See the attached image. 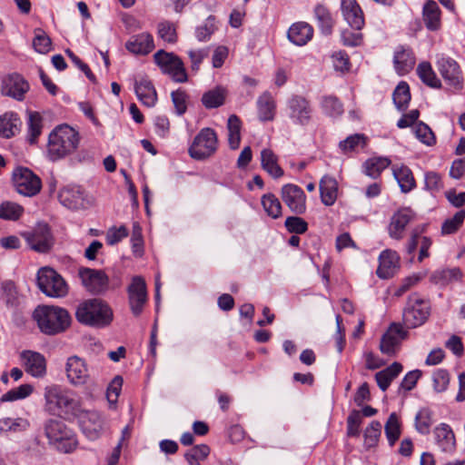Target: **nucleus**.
I'll return each mask as SVG.
<instances>
[{
	"instance_id": "nucleus-34",
	"label": "nucleus",
	"mask_w": 465,
	"mask_h": 465,
	"mask_svg": "<svg viewBox=\"0 0 465 465\" xmlns=\"http://www.w3.org/2000/svg\"><path fill=\"white\" fill-rule=\"evenodd\" d=\"M403 366L401 362L394 361L387 368L378 371L374 375V379L378 387L386 391L391 382L402 372Z\"/></svg>"
},
{
	"instance_id": "nucleus-4",
	"label": "nucleus",
	"mask_w": 465,
	"mask_h": 465,
	"mask_svg": "<svg viewBox=\"0 0 465 465\" xmlns=\"http://www.w3.org/2000/svg\"><path fill=\"white\" fill-rule=\"evenodd\" d=\"M153 60L161 73L168 76L173 82L184 84L189 81V74L185 64L175 53L160 49L153 54Z\"/></svg>"
},
{
	"instance_id": "nucleus-42",
	"label": "nucleus",
	"mask_w": 465,
	"mask_h": 465,
	"mask_svg": "<svg viewBox=\"0 0 465 465\" xmlns=\"http://www.w3.org/2000/svg\"><path fill=\"white\" fill-rule=\"evenodd\" d=\"M417 74L423 84L432 88L441 86L440 80L437 77L429 62H421L417 67Z\"/></svg>"
},
{
	"instance_id": "nucleus-56",
	"label": "nucleus",
	"mask_w": 465,
	"mask_h": 465,
	"mask_svg": "<svg viewBox=\"0 0 465 465\" xmlns=\"http://www.w3.org/2000/svg\"><path fill=\"white\" fill-rule=\"evenodd\" d=\"M432 423V411L430 409L423 408L418 411L415 418V428L420 433L423 435L429 434Z\"/></svg>"
},
{
	"instance_id": "nucleus-10",
	"label": "nucleus",
	"mask_w": 465,
	"mask_h": 465,
	"mask_svg": "<svg viewBox=\"0 0 465 465\" xmlns=\"http://www.w3.org/2000/svg\"><path fill=\"white\" fill-rule=\"evenodd\" d=\"M13 183L18 193L32 197L42 189L40 177L26 167H18L14 171Z\"/></svg>"
},
{
	"instance_id": "nucleus-15",
	"label": "nucleus",
	"mask_w": 465,
	"mask_h": 465,
	"mask_svg": "<svg viewBox=\"0 0 465 465\" xmlns=\"http://www.w3.org/2000/svg\"><path fill=\"white\" fill-rule=\"evenodd\" d=\"M281 197L292 213L303 214L306 212L307 196L304 191L297 184H284L281 189Z\"/></svg>"
},
{
	"instance_id": "nucleus-17",
	"label": "nucleus",
	"mask_w": 465,
	"mask_h": 465,
	"mask_svg": "<svg viewBox=\"0 0 465 465\" xmlns=\"http://www.w3.org/2000/svg\"><path fill=\"white\" fill-rule=\"evenodd\" d=\"M78 275L85 289L94 293H99L107 289L109 279L102 270L81 267Z\"/></svg>"
},
{
	"instance_id": "nucleus-62",
	"label": "nucleus",
	"mask_w": 465,
	"mask_h": 465,
	"mask_svg": "<svg viewBox=\"0 0 465 465\" xmlns=\"http://www.w3.org/2000/svg\"><path fill=\"white\" fill-rule=\"evenodd\" d=\"M124 380L121 376H115L109 383L106 391V399L111 407H115L118 398L122 391Z\"/></svg>"
},
{
	"instance_id": "nucleus-57",
	"label": "nucleus",
	"mask_w": 465,
	"mask_h": 465,
	"mask_svg": "<svg viewBox=\"0 0 465 465\" xmlns=\"http://www.w3.org/2000/svg\"><path fill=\"white\" fill-rule=\"evenodd\" d=\"M33 47L40 54H47L52 50V40L41 28L34 31Z\"/></svg>"
},
{
	"instance_id": "nucleus-9",
	"label": "nucleus",
	"mask_w": 465,
	"mask_h": 465,
	"mask_svg": "<svg viewBox=\"0 0 465 465\" xmlns=\"http://www.w3.org/2000/svg\"><path fill=\"white\" fill-rule=\"evenodd\" d=\"M217 147L216 132L209 127L203 128L189 147V154L193 159L203 160L212 156L216 152Z\"/></svg>"
},
{
	"instance_id": "nucleus-45",
	"label": "nucleus",
	"mask_w": 465,
	"mask_h": 465,
	"mask_svg": "<svg viewBox=\"0 0 465 465\" xmlns=\"http://www.w3.org/2000/svg\"><path fill=\"white\" fill-rule=\"evenodd\" d=\"M385 434L391 446H393L401 434V421L397 413L392 412L385 424Z\"/></svg>"
},
{
	"instance_id": "nucleus-50",
	"label": "nucleus",
	"mask_w": 465,
	"mask_h": 465,
	"mask_svg": "<svg viewBox=\"0 0 465 465\" xmlns=\"http://www.w3.org/2000/svg\"><path fill=\"white\" fill-rule=\"evenodd\" d=\"M465 221V210L458 211L452 217L446 219L442 225L440 232L442 235H450L457 232Z\"/></svg>"
},
{
	"instance_id": "nucleus-52",
	"label": "nucleus",
	"mask_w": 465,
	"mask_h": 465,
	"mask_svg": "<svg viewBox=\"0 0 465 465\" xmlns=\"http://www.w3.org/2000/svg\"><path fill=\"white\" fill-rule=\"evenodd\" d=\"M210 447L206 444L196 445L188 450L184 458L189 465H201V462L205 460L210 454Z\"/></svg>"
},
{
	"instance_id": "nucleus-53",
	"label": "nucleus",
	"mask_w": 465,
	"mask_h": 465,
	"mask_svg": "<svg viewBox=\"0 0 465 465\" xmlns=\"http://www.w3.org/2000/svg\"><path fill=\"white\" fill-rule=\"evenodd\" d=\"M381 434V423L378 420H372L365 429L364 446L366 449L375 448L378 445Z\"/></svg>"
},
{
	"instance_id": "nucleus-51",
	"label": "nucleus",
	"mask_w": 465,
	"mask_h": 465,
	"mask_svg": "<svg viewBox=\"0 0 465 465\" xmlns=\"http://www.w3.org/2000/svg\"><path fill=\"white\" fill-rule=\"evenodd\" d=\"M157 35L164 43L170 45H173L178 41L176 25L170 21H163L157 25Z\"/></svg>"
},
{
	"instance_id": "nucleus-1",
	"label": "nucleus",
	"mask_w": 465,
	"mask_h": 465,
	"mask_svg": "<svg viewBox=\"0 0 465 465\" xmlns=\"http://www.w3.org/2000/svg\"><path fill=\"white\" fill-rule=\"evenodd\" d=\"M80 134L68 124L56 126L48 136L46 144L47 157L56 161L74 153L80 143Z\"/></svg>"
},
{
	"instance_id": "nucleus-6",
	"label": "nucleus",
	"mask_w": 465,
	"mask_h": 465,
	"mask_svg": "<svg viewBox=\"0 0 465 465\" xmlns=\"http://www.w3.org/2000/svg\"><path fill=\"white\" fill-rule=\"evenodd\" d=\"M45 410L54 415H60L73 409L75 401L71 392L56 384H52L45 388Z\"/></svg>"
},
{
	"instance_id": "nucleus-61",
	"label": "nucleus",
	"mask_w": 465,
	"mask_h": 465,
	"mask_svg": "<svg viewBox=\"0 0 465 465\" xmlns=\"http://www.w3.org/2000/svg\"><path fill=\"white\" fill-rule=\"evenodd\" d=\"M28 420L24 418H4L0 420V430L3 431H23L29 427Z\"/></svg>"
},
{
	"instance_id": "nucleus-3",
	"label": "nucleus",
	"mask_w": 465,
	"mask_h": 465,
	"mask_svg": "<svg viewBox=\"0 0 465 465\" xmlns=\"http://www.w3.org/2000/svg\"><path fill=\"white\" fill-rule=\"evenodd\" d=\"M110 306L100 299H90L81 302L75 312L76 320L88 326L105 327L113 321Z\"/></svg>"
},
{
	"instance_id": "nucleus-48",
	"label": "nucleus",
	"mask_w": 465,
	"mask_h": 465,
	"mask_svg": "<svg viewBox=\"0 0 465 465\" xmlns=\"http://www.w3.org/2000/svg\"><path fill=\"white\" fill-rule=\"evenodd\" d=\"M461 277L462 272L458 267L438 270L432 274L433 282L440 285H445L453 281L460 280Z\"/></svg>"
},
{
	"instance_id": "nucleus-25",
	"label": "nucleus",
	"mask_w": 465,
	"mask_h": 465,
	"mask_svg": "<svg viewBox=\"0 0 465 465\" xmlns=\"http://www.w3.org/2000/svg\"><path fill=\"white\" fill-rule=\"evenodd\" d=\"M60 203L69 209H80L85 205V193L79 185H69L59 192Z\"/></svg>"
},
{
	"instance_id": "nucleus-27",
	"label": "nucleus",
	"mask_w": 465,
	"mask_h": 465,
	"mask_svg": "<svg viewBox=\"0 0 465 465\" xmlns=\"http://www.w3.org/2000/svg\"><path fill=\"white\" fill-rule=\"evenodd\" d=\"M393 63L397 74L404 75L413 69L416 58L410 47L401 45L394 53Z\"/></svg>"
},
{
	"instance_id": "nucleus-24",
	"label": "nucleus",
	"mask_w": 465,
	"mask_h": 465,
	"mask_svg": "<svg viewBox=\"0 0 465 465\" xmlns=\"http://www.w3.org/2000/svg\"><path fill=\"white\" fill-rule=\"evenodd\" d=\"M66 376L74 385H84L89 380V371L85 362L77 356L70 357L66 362Z\"/></svg>"
},
{
	"instance_id": "nucleus-29",
	"label": "nucleus",
	"mask_w": 465,
	"mask_h": 465,
	"mask_svg": "<svg viewBox=\"0 0 465 465\" xmlns=\"http://www.w3.org/2000/svg\"><path fill=\"white\" fill-rule=\"evenodd\" d=\"M229 91L223 85H216L207 90L202 95V104L206 109H215L223 106L228 98Z\"/></svg>"
},
{
	"instance_id": "nucleus-23",
	"label": "nucleus",
	"mask_w": 465,
	"mask_h": 465,
	"mask_svg": "<svg viewBox=\"0 0 465 465\" xmlns=\"http://www.w3.org/2000/svg\"><path fill=\"white\" fill-rule=\"evenodd\" d=\"M154 47L153 36L148 32L134 35L125 43L126 50L135 55H146L150 54Z\"/></svg>"
},
{
	"instance_id": "nucleus-30",
	"label": "nucleus",
	"mask_w": 465,
	"mask_h": 465,
	"mask_svg": "<svg viewBox=\"0 0 465 465\" xmlns=\"http://www.w3.org/2000/svg\"><path fill=\"white\" fill-rule=\"evenodd\" d=\"M261 166L274 179H280L284 175V171L279 163V156L270 148L262 150Z\"/></svg>"
},
{
	"instance_id": "nucleus-46",
	"label": "nucleus",
	"mask_w": 465,
	"mask_h": 465,
	"mask_svg": "<svg viewBox=\"0 0 465 465\" xmlns=\"http://www.w3.org/2000/svg\"><path fill=\"white\" fill-rule=\"evenodd\" d=\"M34 391L35 387L32 384H21L18 387L13 388L4 393L1 396L0 401L2 402L21 401L32 395Z\"/></svg>"
},
{
	"instance_id": "nucleus-38",
	"label": "nucleus",
	"mask_w": 465,
	"mask_h": 465,
	"mask_svg": "<svg viewBox=\"0 0 465 465\" xmlns=\"http://www.w3.org/2000/svg\"><path fill=\"white\" fill-rule=\"evenodd\" d=\"M242 122L236 114L229 116L227 121L228 130V143L232 150H236L240 147L242 141Z\"/></svg>"
},
{
	"instance_id": "nucleus-63",
	"label": "nucleus",
	"mask_w": 465,
	"mask_h": 465,
	"mask_svg": "<svg viewBox=\"0 0 465 465\" xmlns=\"http://www.w3.org/2000/svg\"><path fill=\"white\" fill-rule=\"evenodd\" d=\"M132 250L136 257L143 254V230L139 223H134L131 235Z\"/></svg>"
},
{
	"instance_id": "nucleus-40",
	"label": "nucleus",
	"mask_w": 465,
	"mask_h": 465,
	"mask_svg": "<svg viewBox=\"0 0 465 465\" xmlns=\"http://www.w3.org/2000/svg\"><path fill=\"white\" fill-rule=\"evenodd\" d=\"M391 164L388 157L374 156L368 159L364 164V173L372 178H378L381 173Z\"/></svg>"
},
{
	"instance_id": "nucleus-22",
	"label": "nucleus",
	"mask_w": 465,
	"mask_h": 465,
	"mask_svg": "<svg viewBox=\"0 0 465 465\" xmlns=\"http://www.w3.org/2000/svg\"><path fill=\"white\" fill-rule=\"evenodd\" d=\"M341 10L349 25L357 31L365 25L364 13L357 0H341Z\"/></svg>"
},
{
	"instance_id": "nucleus-14",
	"label": "nucleus",
	"mask_w": 465,
	"mask_h": 465,
	"mask_svg": "<svg viewBox=\"0 0 465 465\" xmlns=\"http://www.w3.org/2000/svg\"><path fill=\"white\" fill-rule=\"evenodd\" d=\"M290 119L299 125L309 124L313 117V110L308 99L301 95H293L287 103Z\"/></svg>"
},
{
	"instance_id": "nucleus-16",
	"label": "nucleus",
	"mask_w": 465,
	"mask_h": 465,
	"mask_svg": "<svg viewBox=\"0 0 465 465\" xmlns=\"http://www.w3.org/2000/svg\"><path fill=\"white\" fill-rule=\"evenodd\" d=\"M127 293L131 311L135 316H138L148 300L144 279L141 276L133 277L127 288Z\"/></svg>"
},
{
	"instance_id": "nucleus-33",
	"label": "nucleus",
	"mask_w": 465,
	"mask_h": 465,
	"mask_svg": "<svg viewBox=\"0 0 465 465\" xmlns=\"http://www.w3.org/2000/svg\"><path fill=\"white\" fill-rule=\"evenodd\" d=\"M135 94L139 101L147 107H153L157 102V93L151 80L141 78L136 81Z\"/></svg>"
},
{
	"instance_id": "nucleus-18",
	"label": "nucleus",
	"mask_w": 465,
	"mask_h": 465,
	"mask_svg": "<svg viewBox=\"0 0 465 465\" xmlns=\"http://www.w3.org/2000/svg\"><path fill=\"white\" fill-rule=\"evenodd\" d=\"M416 215L415 213L408 207H402L397 210L391 218L388 225V233L394 240H401L404 237L405 230Z\"/></svg>"
},
{
	"instance_id": "nucleus-47",
	"label": "nucleus",
	"mask_w": 465,
	"mask_h": 465,
	"mask_svg": "<svg viewBox=\"0 0 465 465\" xmlns=\"http://www.w3.org/2000/svg\"><path fill=\"white\" fill-rule=\"evenodd\" d=\"M367 141L368 139L363 134H355L341 141L339 147L343 153L349 154L359 148H364L367 144Z\"/></svg>"
},
{
	"instance_id": "nucleus-32",
	"label": "nucleus",
	"mask_w": 465,
	"mask_h": 465,
	"mask_svg": "<svg viewBox=\"0 0 465 465\" xmlns=\"http://www.w3.org/2000/svg\"><path fill=\"white\" fill-rule=\"evenodd\" d=\"M391 171L402 193H407L416 188L417 183L412 171L405 164H393Z\"/></svg>"
},
{
	"instance_id": "nucleus-55",
	"label": "nucleus",
	"mask_w": 465,
	"mask_h": 465,
	"mask_svg": "<svg viewBox=\"0 0 465 465\" xmlns=\"http://www.w3.org/2000/svg\"><path fill=\"white\" fill-rule=\"evenodd\" d=\"M315 16L322 32L326 35H330L332 31L335 22L329 9L322 5H318L315 7Z\"/></svg>"
},
{
	"instance_id": "nucleus-58",
	"label": "nucleus",
	"mask_w": 465,
	"mask_h": 465,
	"mask_svg": "<svg viewBox=\"0 0 465 465\" xmlns=\"http://www.w3.org/2000/svg\"><path fill=\"white\" fill-rule=\"evenodd\" d=\"M24 213V207L14 202H4L0 204V218L16 221Z\"/></svg>"
},
{
	"instance_id": "nucleus-26",
	"label": "nucleus",
	"mask_w": 465,
	"mask_h": 465,
	"mask_svg": "<svg viewBox=\"0 0 465 465\" xmlns=\"http://www.w3.org/2000/svg\"><path fill=\"white\" fill-rule=\"evenodd\" d=\"M436 445L443 452L452 453L456 450V438L451 427L447 423H440L433 430Z\"/></svg>"
},
{
	"instance_id": "nucleus-44",
	"label": "nucleus",
	"mask_w": 465,
	"mask_h": 465,
	"mask_svg": "<svg viewBox=\"0 0 465 465\" xmlns=\"http://www.w3.org/2000/svg\"><path fill=\"white\" fill-rule=\"evenodd\" d=\"M81 426L83 431L91 439H94L99 435L102 429L101 421L96 413L88 412L81 418Z\"/></svg>"
},
{
	"instance_id": "nucleus-37",
	"label": "nucleus",
	"mask_w": 465,
	"mask_h": 465,
	"mask_svg": "<svg viewBox=\"0 0 465 465\" xmlns=\"http://www.w3.org/2000/svg\"><path fill=\"white\" fill-rule=\"evenodd\" d=\"M21 120L16 113L7 112L0 116V136L11 138L20 131Z\"/></svg>"
},
{
	"instance_id": "nucleus-7",
	"label": "nucleus",
	"mask_w": 465,
	"mask_h": 465,
	"mask_svg": "<svg viewBox=\"0 0 465 465\" xmlns=\"http://www.w3.org/2000/svg\"><path fill=\"white\" fill-rule=\"evenodd\" d=\"M37 284L39 289L49 297L62 298L69 292L67 282L51 267H43L38 271Z\"/></svg>"
},
{
	"instance_id": "nucleus-41",
	"label": "nucleus",
	"mask_w": 465,
	"mask_h": 465,
	"mask_svg": "<svg viewBox=\"0 0 465 465\" xmlns=\"http://www.w3.org/2000/svg\"><path fill=\"white\" fill-rule=\"evenodd\" d=\"M392 99L398 110L405 111L408 108L411 94L407 82L401 81L399 83L392 94Z\"/></svg>"
},
{
	"instance_id": "nucleus-12",
	"label": "nucleus",
	"mask_w": 465,
	"mask_h": 465,
	"mask_svg": "<svg viewBox=\"0 0 465 465\" xmlns=\"http://www.w3.org/2000/svg\"><path fill=\"white\" fill-rule=\"evenodd\" d=\"M30 248L38 252H47L54 245V237L46 223L37 224L32 231L21 234Z\"/></svg>"
},
{
	"instance_id": "nucleus-8",
	"label": "nucleus",
	"mask_w": 465,
	"mask_h": 465,
	"mask_svg": "<svg viewBox=\"0 0 465 465\" xmlns=\"http://www.w3.org/2000/svg\"><path fill=\"white\" fill-rule=\"evenodd\" d=\"M45 435L62 452L70 453L77 447L74 434L60 420H50L45 425Z\"/></svg>"
},
{
	"instance_id": "nucleus-5",
	"label": "nucleus",
	"mask_w": 465,
	"mask_h": 465,
	"mask_svg": "<svg viewBox=\"0 0 465 465\" xmlns=\"http://www.w3.org/2000/svg\"><path fill=\"white\" fill-rule=\"evenodd\" d=\"M430 315V304L418 293L409 296L403 311L402 321L407 329H414L423 325Z\"/></svg>"
},
{
	"instance_id": "nucleus-20",
	"label": "nucleus",
	"mask_w": 465,
	"mask_h": 465,
	"mask_svg": "<svg viewBox=\"0 0 465 465\" xmlns=\"http://www.w3.org/2000/svg\"><path fill=\"white\" fill-rule=\"evenodd\" d=\"M25 371L35 378H44L47 372L45 357L36 351H25L20 354Z\"/></svg>"
},
{
	"instance_id": "nucleus-35",
	"label": "nucleus",
	"mask_w": 465,
	"mask_h": 465,
	"mask_svg": "<svg viewBox=\"0 0 465 465\" xmlns=\"http://www.w3.org/2000/svg\"><path fill=\"white\" fill-rule=\"evenodd\" d=\"M422 19L426 27L437 31L441 27V11L433 0H428L422 9Z\"/></svg>"
},
{
	"instance_id": "nucleus-43",
	"label": "nucleus",
	"mask_w": 465,
	"mask_h": 465,
	"mask_svg": "<svg viewBox=\"0 0 465 465\" xmlns=\"http://www.w3.org/2000/svg\"><path fill=\"white\" fill-rule=\"evenodd\" d=\"M261 203L266 214L272 219H277L282 214V206L280 200L273 193H265L262 196Z\"/></svg>"
},
{
	"instance_id": "nucleus-19",
	"label": "nucleus",
	"mask_w": 465,
	"mask_h": 465,
	"mask_svg": "<svg viewBox=\"0 0 465 465\" xmlns=\"http://www.w3.org/2000/svg\"><path fill=\"white\" fill-rule=\"evenodd\" d=\"M437 67L448 85L455 89L461 88L462 74L455 60L450 57H440L437 62Z\"/></svg>"
},
{
	"instance_id": "nucleus-59",
	"label": "nucleus",
	"mask_w": 465,
	"mask_h": 465,
	"mask_svg": "<svg viewBox=\"0 0 465 465\" xmlns=\"http://www.w3.org/2000/svg\"><path fill=\"white\" fill-rule=\"evenodd\" d=\"M322 109L331 116H338L343 113V105L341 101L333 95L323 96L321 102Z\"/></svg>"
},
{
	"instance_id": "nucleus-60",
	"label": "nucleus",
	"mask_w": 465,
	"mask_h": 465,
	"mask_svg": "<svg viewBox=\"0 0 465 465\" xmlns=\"http://www.w3.org/2000/svg\"><path fill=\"white\" fill-rule=\"evenodd\" d=\"M425 189L432 194L440 193L443 187L444 183L442 175L434 171H429L424 175Z\"/></svg>"
},
{
	"instance_id": "nucleus-31",
	"label": "nucleus",
	"mask_w": 465,
	"mask_h": 465,
	"mask_svg": "<svg viewBox=\"0 0 465 465\" xmlns=\"http://www.w3.org/2000/svg\"><path fill=\"white\" fill-rule=\"evenodd\" d=\"M313 28L306 22H296L288 30L289 40L296 45L302 46L313 37Z\"/></svg>"
},
{
	"instance_id": "nucleus-49",
	"label": "nucleus",
	"mask_w": 465,
	"mask_h": 465,
	"mask_svg": "<svg viewBox=\"0 0 465 465\" xmlns=\"http://www.w3.org/2000/svg\"><path fill=\"white\" fill-rule=\"evenodd\" d=\"M218 30L217 20L214 15H209L203 25L197 26L195 36L200 42L209 41L212 35Z\"/></svg>"
},
{
	"instance_id": "nucleus-36",
	"label": "nucleus",
	"mask_w": 465,
	"mask_h": 465,
	"mask_svg": "<svg viewBox=\"0 0 465 465\" xmlns=\"http://www.w3.org/2000/svg\"><path fill=\"white\" fill-rule=\"evenodd\" d=\"M276 102L274 97L269 93H262L257 100L258 117L262 122H271L276 114Z\"/></svg>"
},
{
	"instance_id": "nucleus-2",
	"label": "nucleus",
	"mask_w": 465,
	"mask_h": 465,
	"mask_svg": "<svg viewBox=\"0 0 465 465\" xmlns=\"http://www.w3.org/2000/svg\"><path fill=\"white\" fill-rule=\"evenodd\" d=\"M33 316L40 331L47 335L61 333L71 325L69 312L59 306L39 305L35 310Z\"/></svg>"
},
{
	"instance_id": "nucleus-28",
	"label": "nucleus",
	"mask_w": 465,
	"mask_h": 465,
	"mask_svg": "<svg viewBox=\"0 0 465 465\" xmlns=\"http://www.w3.org/2000/svg\"><path fill=\"white\" fill-rule=\"evenodd\" d=\"M320 197L325 206H332L340 194L338 181L330 175H324L319 183Z\"/></svg>"
},
{
	"instance_id": "nucleus-21",
	"label": "nucleus",
	"mask_w": 465,
	"mask_h": 465,
	"mask_svg": "<svg viewBox=\"0 0 465 465\" xmlns=\"http://www.w3.org/2000/svg\"><path fill=\"white\" fill-rule=\"evenodd\" d=\"M401 257L391 249L382 251L379 256L376 274L380 279L392 278L400 269Z\"/></svg>"
},
{
	"instance_id": "nucleus-39",
	"label": "nucleus",
	"mask_w": 465,
	"mask_h": 465,
	"mask_svg": "<svg viewBox=\"0 0 465 465\" xmlns=\"http://www.w3.org/2000/svg\"><path fill=\"white\" fill-rule=\"evenodd\" d=\"M27 139L31 144H35L37 143L38 138L43 131V116L39 112L29 111L27 113Z\"/></svg>"
},
{
	"instance_id": "nucleus-11",
	"label": "nucleus",
	"mask_w": 465,
	"mask_h": 465,
	"mask_svg": "<svg viewBox=\"0 0 465 465\" xmlns=\"http://www.w3.org/2000/svg\"><path fill=\"white\" fill-rule=\"evenodd\" d=\"M408 337L409 331L401 323L392 322L381 339L380 351L385 355L394 356Z\"/></svg>"
},
{
	"instance_id": "nucleus-64",
	"label": "nucleus",
	"mask_w": 465,
	"mask_h": 465,
	"mask_svg": "<svg viewBox=\"0 0 465 465\" xmlns=\"http://www.w3.org/2000/svg\"><path fill=\"white\" fill-rule=\"evenodd\" d=\"M128 234L129 230L125 225L112 226L106 232L105 242L108 245H114L126 238Z\"/></svg>"
},
{
	"instance_id": "nucleus-13",
	"label": "nucleus",
	"mask_w": 465,
	"mask_h": 465,
	"mask_svg": "<svg viewBox=\"0 0 465 465\" xmlns=\"http://www.w3.org/2000/svg\"><path fill=\"white\" fill-rule=\"evenodd\" d=\"M29 90L28 81L20 74H9L1 80V94L16 101H24Z\"/></svg>"
},
{
	"instance_id": "nucleus-54",
	"label": "nucleus",
	"mask_w": 465,
	"mask_h": 465,
	"mask_svg": "<svg viewBox=\"0 0 465 465\" xmlns=\"http://www.w3.org/2000/svg\"><path fill=\"white\" fill-rule=\"evenodd\" d=\"M413 132L416 138L427 146H433L436 144V136L430 127L423 122H418L414 127Z\"/></svg>"
}]
</instances>
